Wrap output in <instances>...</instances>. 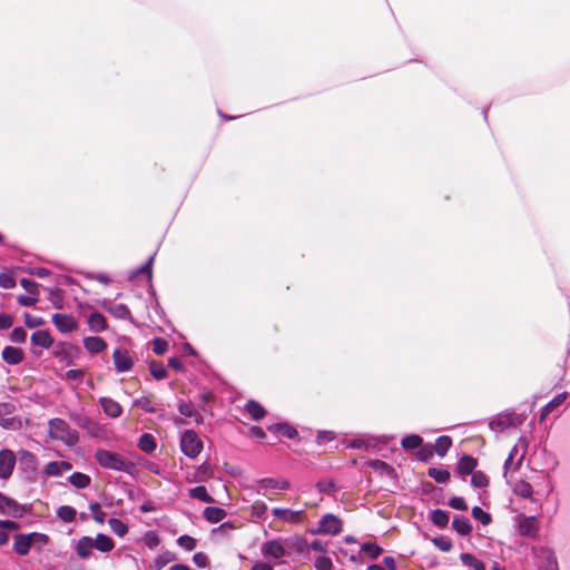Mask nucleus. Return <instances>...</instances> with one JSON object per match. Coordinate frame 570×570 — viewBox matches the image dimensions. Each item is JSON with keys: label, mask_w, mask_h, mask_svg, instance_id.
<instances>
[{"label": "nucleus", "mask_w": 570, "mask_h": 570, "mask_svg": "<svg viewBox=\"0 0 570 570\" xmlns=\"http://www.w3.org/2000/svg\"><path fill=\"white\" fill-rule=\"evenodd\" d=\"M97 463L106 470L134 474L136 464L125 455L106 449H98L94 455Z\"/></svg>", "instance_id": "nucleus-1"}, {"label": "nucleus", "mask_w": 570, "mask_h": 570, "mask_svg": "<svg viewBox=\"0 0 570 570\" xmlns=\"http://www.w3.org/2000/svg\"><path fill=\"white\" fill-rule=\"evenodd\" d=\"M49 436L52 440H58L73 446L79 441L78 432L70 428V425L62 419L55 417L49 420Z\"/></svg>", "instance_id": "nucleus-2"}, {"label": "nucleus", "mask_w": 570, "mask_h": 570, "mask_svg": "<svg viewBox=\"0 0 570 570\" xmlns=\"http://www.w3.org/2000/svg\"><path fill=\"white\" fill-rule=\"evenodd\" d=\"M179 446L189 459H196L204 449L203 441L194 430H186L180 434Z\"/></svg>", "instance_id": "nucleus-3"}, {"label": "nucleus", "mask_w": 570, "mask_h": 570, "mask_svg": "<svg viewBox=\"0 0 570 570\" xmlns=\"http://www.w3.org/2000/svg\"><path fill=\"white\" fill-rule=\"evenodd\" d=\"M524 419H525V415H523V414H518L513 411L504 412V413H500L497 416H494L490 421L489 428L495 432H503V431L508 430L509 428L522 424Z\"/></svg>", "instance_id": "nucleus-4"}, {"label": "nucleus", "mask_w": 570, "mask_h": 570, "mask_svg": "<svg viewBox=\"0 0 570 570\" xmlns=\"http://www.w3.org/2000/svg\"><path fill=\"white\" fill-rule=\"evenodd\" d=\"M28 511L27 507L0 492V514L11 518H22Z\"/></svg>", "instance_id": "nucleus-5"}, {"label": "nucleus", "mask_w": 570, "mask_h": 570, "mask_svg": "<svg viewBox=\"0 0 570 570\" xmlns=\"http://www.w3.org/2000/svg\"><path fill=\"white\" fill-rule=\"evenodd\" d=\"M342 529L343 524L341 519L332 513H327L321 518L314 533L336 535L342 532Z\"/></svg>", "instance_id": "nucleus-6"}, {"label": "nucleus", "mask_w": 570, "mask_h": 570, "mask_svg": "<svg viewBox=\"0 0 570 570\" xmlns=\"http://www.w3.org/2000/svg\"><path fill=\"white\" fill-rule=\"evenodd\" d=\"M17 462L14 452L10 449H2L0 451V479L9 480L13 473Z\"/></svg>", "instance_id": "nucleus-7"}, {"label": "nucleus", "mask_w": 570, "mask_h": 570, "mask_svg": "<svg viewBox=\"0 0 570 570\" xmlns=\"http://www.w3.org/2000/svg\"><path fill=\"white\" fill-rule=\"evenodd\" d=\"M257 493L266 494L268 490H288L291 483L286 479L264 478L256 482Z\"/></svg>", "instance_id": "nucleus-8"}, {"label": "nucleus", "mask_w": 570, "mask_h": 570, "mask_svg": "<svg viewBox=\"0 0 570 570\" xmlns=\"http://www.w3.org/2000/svg\"><path fill=\"white\" fill-rule=\"evenodd\" d=\"M112 360L118 373L128 372L134 366V358L127 350L116 348L112 353Z\"/></svg>", "instance_id": "nucleus-9"}, {"label": "nucleus", "mask_w": 570, "mask_h": 570, "mask_svg": "<svg viewBox=\"0 0 570 570\" xmlns=\"http://www.w3.org/2000/svg\"><path fill=\"white\" fill-rule=\"evenodd\" d=\"M17 407L14 403L1 402L0 403V426L4 429H16L17 419L13 416Z\"/></svg>", "instance_id": "nucleus-10"}, {"label": "nucleus", "mask_w": 570, "mask_h": 570, "mask_svg": "<svg viewBox=\"0 0 570 570\" xmlns=\"http://www.w3.org/2000/svg\"><path fill=\"white\" fill-rule=\"evenodd\" d=\"M52 323L61 333H71L77 328V322L71 315L56 313L52 315Z\"/></svg>", "instance_id": "nucleus-11"}, {"label": "nucleus", "mask_w": 570, "mask_h": 570, "mask_svg": "<svg viewBox=\"0 0 570 570\" xmlns=\"http://www.w3.org/2000/svg\"><path fill=\"white\" fill-rule=\"evenodd\" d=\"M262 553L275 560L282 559L286 554L285 547L279 540H271L263 544Z\"/></svg>", "instance_id": "nucleus-12"}, {"label": "nucleus", "mask_w": 570, "mask_h": 570, "mask_svg": "<svg viewBox=\"0 0 570 570\" xmlns=\"http://www.w3.org/2000/svg\"><path fill=\"white\" fill-rule=\"evenodd\" d=\"M99 404L101 405L104 413L111 419H117L122 413L121 405L111 397L101 396L99 399Z\"/></svg>", "instance_id": "nucleus-13"}, {"label": "nucleus", "mask_w": 570, "mask_h": 570, "mask_svg": "<svg viewBox=\"0 0 570 570\" xmlns=\"http://www.w3.org/2000/svg\"><path fill=\"white\" fill-rule=\"evenodd\" d=\"M31 534L20 533L14 535L13 550L18 556L24 557L31 549Z\"/></svg>", "instance_id": "nucleus-14"}, {"label": "nucleus", "mask_w": 570, "mask_h": 570, "mask_svg": "<svg viewBox=\"0 0 570 570\" xmlns=\"http://www.w3.org/2000/svg\"><path fill=\"white\" fill-rule=\"evenodd\" d=\"M478 465L476 459L471 455L464 454L458 462L456 472L462 476L470 475L474 472Z\"/></svg>", "instance_id": "nucleus-15"}, {"label": "nucleus", "mask_w": 570, "mask_h": 570, "mask_svg": "<svg viewBox=\"0 0 570 570\" xmlns=\"http://www.w3.org/2000/svg\"><path fill=\"white\" fill-rule=\"evenodd\" d=\"M72 464L67 461H51L45 466V474L49 476H59L65 471H70Z\"/></svg>", "instance_id": "nucleus-16"}, {"label": "nucleus", "mask_w": 570, "mask_h": 570, "mask_svg": "<svg viewBox=\"0 0 570 570\" xmlns=\"http://www.w3.org/2000/svg\"><path fill=\"white\" fill-rule=\"evenodd\" d=\"M2 360L9 365H17L23 360V351L19 347L6 346L2 350Z\"/></svg>", "instance_id": "nucleus-17"}, {"label": "nucleus", "mask_w": 570, "mask_h": 570, "mask_svg": "<svg viewBox=\"0 0 570 570\" xmlns=\"http://www.w3.org/2000/svg\"><path fill=\"white\" fill-rule=\"evenodd\" d=\"M94 539L88 535L81 537L76 546V552L79 558L88 559L92 554Z\"/></svg>", "instance_id": "nucleus-18"}, {"label": "nucleus", "mask_w": 570, "mask_h": 570, "mask_svg": "<svg viewBox=\"0 0 570 570\" xmlns=\"http://www.w3.org/2000/svg\"><path fill=\"white\" fill-rule=\"evenodd\" d=\"M83 346L90 354H98L107 348V343L102 337L89 336L83 340Z\"/></svg>", "instance_id": "nucleus-19"}, {"label": "nucleus", "mask_w": 570, "mask_h": 570, "mask_svg": "<svg viewBox=\"0 0 570 570\" xmlns=\"http://www.w3.org/2000/svg\"><path fill=\"white\" fill-rule=\"evenodd\" d=\"M272 513L275 518L287 522H297L302 519V511H294L286 508H274Z\"/></svg>", "instance_id": "nucleus-20"}, {"label": "nucleus", "mask_w": 570, "mask_h": 570, "mask_svg": "<svg viewBox=\"0 0 570 570\" xmlns=\"http://www.w3.org/2000/svg\"><path fill=\"white\" fill-rule=\"evenodd\" d=\"M519 532L522 535H534L538 531L535 517H524L519 522Z\"/></svg>", "instance_id": "nucleus-21"}, {"label": "nucleus", "mask_w": 570, "mask_h": 570, "mask_svg": "<svg viewBox=\"0 0 570 570\" xmlns=\"http://www.w3.org/2000/svg\"><path fill=\"white\" fill-rule=\"evenodd\" d=\"M31 343L43 348H49L52 346L53 340L47 331H36L31 335Z\"/></svg>", "instance_id": "nucleus-22"}, {"label": "nucleus", "mask_w": 570, "mask_h": 570, "mask_svg": "<svg viewBox=\"0 0 570 570\" xmlns=\"http://www.w3.org/2000/svg\"><path fill=\"white\" fill-rule=\"evenodd\" d=\"M567 393L556 395L548 404L541 409L540 420L543 421L556 407L560 406L567 399Z\"/></svg>", "instance_id": "nucleus-23"}, {"label": "nucleus", "mask_w": 570, "mask_h": 570, "mask_svg": "<svg viewBox=\"0 0 570 570\" xmlns=\"http://www.w3.org/2000/svg\"><path fill=\"white\" fill-rule=\"evenodd\" d=\"M268 431L273 432V433H279L282 434L283 436L287 438V439H295L297 436V431L288 425L287 423H276V424H272L269 426H267Z\"/></svg>", "instance_id": "nucleus-24"}, {"label": "nucleus", "mask_w": 570, "mask_h": 570, "mask_svg": "<svg viewBox=\"0 0 570 570\" xmlns=\"http://www.w3.org/2000/svg\"><path fill=\"white\" fill-rule=\"evenodd\" d=\"M452 528L460 534V535H468L472 531V525L470 523V520L465 517L456 515L454 517L452 521Z\"/></svg>", "instance_id": "nucleus-25"}, {"label": "nucleus", "mask_w": 570, "mask_h": 570, "mask_svg": "<svg viewBox=\"0 0 570 570\" xmlns=\"http://www.w3.org/2000/svg\"><path fill=\"white\" fill-rule=\"evenodd\" d=\"M138 448L147 454L153 453L157 448V443L154 435L150 433L141 434V436L138 440Z\"/></svg>", "instance_id": "nucleus-26"}, {"label": "nucleus", "mask_w": 570, "mask_h": 570, "mask_svg": "<svg viewBox=\"0 0 570 570\" xmlns=\"http://www.w3.org/2000/svg\"><path fill=\"white\" fill-rule=\"evenodd\" d=\"M528 445H529L528 439L522 436L519 439L518 443L511 449L509 456H508V458H511V460H514V458L518 455L519 448L522 449V453L520 454V458H519L515 466L513 468L514 470H517L521 465L523 458H524V453L528 449Z\"/></svg>", "instance_id": "nucleus-27"}, {"label": "nucleus", "mask_w": 570, "mask_h": 570, "mask_svg": "<svg viewBox=\"0 0 570 570\" xmlns=\"http://www.w3.org/2000/svg\"><path fill=\"white\" fill-rule=\"evenodd\" d=\"M88 325L94 332H102L106 330L107 321L106 317L101 313H92L88 318Z\"/></svg>", "instance_id": "nucleus-28"}, {"label": "nucleus", "mask_w": 570, "mask_h": 570, "mask_svg": "<svg viewBox=\"0 0 570 570\" xmlns=\"http://www.w3.org/2000/svg\"><path fill=\"white\" fill-rule=\"evenodd\" d=\"M115 547L111 538L106 534L99 533L94 540V549L96 548L100 552H110Z\"/></svg>", "instance_id": "nucleus-29"}, {"label": "nucleus", "mask_w": 570, "mask_h": 570, "mask_svg": "<svg viewBox=\"0 0 570 570\" xmlns=\"http://www.w3.org/2000/svg\"><path fill=\"white\" fill-rule=\"evenodd\" d=\"M68 480L77 489H86L91 483V478L82 472H73Z\"/></svg>", "instance_id": "nucleus-30"}, {"label": "nucleus", "mask_w": 570, "mask_h": 570, "mask_svg": "<svg viewBox=\"0 0 570 570\" xmlns=\"http://www.w3.org/2000/svg\"><path fill=\"white\" fill-rule=\"evenodd\" d=\"M204 517L212 523L220 522L226 517V511L217 507H207L204 510Z\"/></svg>", "instance_id": "nucleus-31"}, {"label": "nucleus", "mask_w": 570, "mask_h": 570, "mask_svg": "<svg viewBox=\"0 0 570 570\" xmlns=\"http://www.w3.org/2000/svg\"><path fill=\"white\" fill-rule=\"evenodd\" d=\"M430 519L434 525L441 529L446 528L450 521L449 512L441 509L433 510Z\"/></svg>", "instance_id": "nucleus-32"}, {"label": "nucleus", "mask_w": 570, "mask_h": 570, "mask_svg": "<svg viewBox=\"0 0 570 570\" xmlns=\"http://www.w3.org/2000/svg\"><path fill=\"white\" fill-rule=\"evenodd\" d=\"M513 492L523 499H532L533 488L529 482L521 480L514 484Z\"/></svg>", "instance_id": "nucleus-33"}, {"label": "nucleus", "mask_w": 570, "mask_h": 570, "mask_svg": "<svg viewBox=\"0 0 570 570\" xmlns=\"http://www.w3.org/2000/svg\"><path fill=\"white\" fill-rule=\"evenodd\" d=\"M245 410L250 415L253 420H261L265 416V409L256 401L249 400L246 405Z\"/></svg>", "instance_id": "nucleus-34"}, {"label": "nucleus", "mask_w": 570, "mask_h": 570, "mask_svg": "<svg viewBox=\"0 0 570 570\" xmlns=\"http://www.w3.org/2000/svg\"><path fill=\"white\" fill-rule=\"evenodd\" d=\"M451 446H452L451 438L448 435H442L435 440V444L432 448L434 449V451L436 452V454L439 456H444Z\"/></svg>", "instance_id": "nucleus-35"}, {"label": "nucleus", "mask_w": 570, "mask_h": 570, "mask_svg": "<svg viewBox=\"0 0 570 570\" xmlns=\"http://www.w3.org/2000/svg\"><path fill=\"white\" fill-rule=\"evenodd\" d=\"M460 559L464 566L472 570H485V564L471 553H461Z\"/></svg>", "instance_id": "nucleus-36"}, {"label": "nucleus", "mask_w": 570, "mask_h": 570, "mask_svg": "<svg viewBox=\"0 0 570 570\" xmlns=\"http://www.w3.org/2000/svg\"><path fill=\"white\" fill-rule=\"evenodd\" d=\"M77 511L70 505H61L57 509V517L63 522H73L76 520Z\"/></svg>", "instance_id": "nucleus-37"}, {"label": "nucleus", "mask_w": 570, "mask_h": 570, "mask_svg": "<svg viewBox=\"0 0 570 570\" xmlns=\"http://www.w3.org/2000/svg\"><path fill=\"white\" fill-rule=\"evenodd\" d=\"M109 312L115 317L120 318V320H129L131 317V312H130L129 307L126 304H122V303L114 304L109 308Z\"/></svg>", "instance_id": "nucleus-38"}, {"label": "nucleus", "mask_w": 570, "mask_h": 570, "mask_svg": "<svg viewBox=\"0 0 570 570\" xmlns=\"http://www.w3.org/2000/svg\"><path fill=\"white\" fill-rule=\"evenodd\" d=\"M423 439L417 434H410L402 439L401 445L404 450H415L422 445Z\"/></svg>", "instance_id": "nucleus-39"}, {"label": "nucleus", "mask_w": 570, "mask_h": 570, "mask_svg": "<svg viewBox=\"0 0 570 570\" xmlns=\"http://www.w3.org/2000/svg\"><path fill=\"white\" fill-rule=\"evenodd\" d=\"M382 551V548L376 543L365 542L361 546V552L366 554L371 560H376Z\"/></svg>", "instance_id": "nucleus-40"}, {"label": "nucleus", "mask_w": 570, "mask_h": 570, "mask_svg": "<svg viewBox=\"0 0 570 570\" xmlns=\"http://www.w3.org/2000/svg\"><path fill=\"white\" fill-rule=\"evenodd\" d=\"M428 475L438 483H446L450 480V472L445 469L430 468Z\"/></svg>", "instance_id": "nucleus-41"}, {"label": "nucleus", "mask_w": 570, "mask_h": 570, "mask_svg": "<svg viewBox=\"0 0 570 570\" xmlns=\"http://www.w3.org/2000/svg\"><path fill=\"white\" fill-rule=\"evenodd\" d=\"M189 495L205 503H210L214 499L207 492L204 485H199L189 490Z\"/></svg>", "instance_id": "nucleus-42"}, {"label": "nucleus", "mask_w": 570, "mask_h": 570, "mask_svg": "<svg viewBox=\"0 0 570 570\" xmlns=\"http://www.w3.org/2000/svg\"><path fill=\"white\" fill-rule=\"evenodd\" d=\"M110 530L118 537H124L128 533V527L119 519L111 518L108 520Z\"/></svg>", "instance_id": "nucleus-43"}, {"label": "nucleus", "mask_w": 570, "mask_h": 570, "mask_svg": "<svg viewBox=\"0 0 570 570\" xmlns=\"http://www.w3.org/2000/svg\"><path fill=\"white\" fill-rule=\"evenodd\" d=\"M471 478V485L476 489H483L489 485V478L481 471H474Z\"/></svg>", "instance_id": "nucleus-44"}, {"label": "nucleus", "mask_w": 570, "mask_h": 570, "mask_svg": "<svg viewBox=\"0 0 570 570\" xmlns=\"http://www.w3.org/2000/svg\"><path fill=\"white\" fill-rule=\"evenodd\" d=\"M149 370H150L151 375L156 380H164L167 377V370L165 368V366L161 363H158L155 361L150 362Z\"/></svg>", "instance_id": "nucleus-45"}, {"label": "nucleus", "mask_w": 570, "mask_h": 570, "mask_svg": "<svg viewBox=\"0 0 570 570\" xmlns=\"http://www.w3.org/2000/svg\"><path fill=\"white\" fill-rule=\"evenodd\" d=\"M432 542L443 552L450 551L453 547L452 540L445 535L435 537Z\"/></svg>", "instance_id": "nucleus-46"}, {"label": "nucleus", "mask_w": 570, "mask_h": 570, "mask_svg": "<svg viewBox=\"0 0 570 570\" xmlns=\"http://www.w3.org/2000/svg\"><path fill=\"white\" fill-rule=\"evenodd\" d=\"M89 509L91 511L92 519L97 523L102 524L106 520V513L101 510V505L98 502H92L90 503Z\"/></svg>", "instance_id": "nucleus-47"}, {"label": "nucleus", "mask_w": 570, "mask_h": 570, "mask_svg": "<svg viewBox=\"0 0 570 570\" xmlns=\"http://www.w3.org/2000/svg\"><path fill=\"white\" fill-rule=\"evenodd\" d=\"M472 517L480 521L483 525H487L491 522V515L485 512L483 509H481L480 507H473L472 508Z\"/></svg>", "instance_id": "nucleus-48"}, {"label": "nucleus", "mask_w": 570, "mask_h": 570, "mask_svg": "<svg viewBox=\"0 0 570 570\" xmlns=\"http://www.w3.org/2000/svg\"><path fill=\"white\" fill-rule=\"evenodd\" d=\"M31 544L32 547H37L40 550L42 547L47 546L49 542V537L45 533L31 532Z\"/></svg>", "instance_id": "nucleus-49"}, {"label": "nucleus", "mask_w": 570, "mask_h": 570, "mask_svg": "<svg viewBox=\"0 0 570 570\" xmlns=\"http://www.w3.org/2000/svg\"><path fill=\"white\" fill-rule=\"evenodd\" d=\"M134 406L141 407L146 413H155L157 409L151 405V401L147 396H141L134 401Z\"/></svg>", "instance_id": "nucleus-50"}, {"label": "nucleus", "mask_w": 570, "mask_h": 570, "mask_svg": "<svg viewBox=\"0 0 570 570\" xmlns=\"http://www.w3.org/2000/svg\"><path fill=\"white\" fill-rule=\"evenodd\" d=\"M210 475H212L210 465L207 462H204L202 465L198 466V469L195 473L194 481L202 482Z\"/></svg>", "instance_id": "nucleus-51"}, {"label": "nucleus", "mask_w": 570, "mask_h": 570, "mask_svg": "<svg viewBox=\"0 0 570 570\" xmlns=\"http://www.w3.org/2000/svg\"><path fill=\"white\" fill-rule=\"evenodd\" d=\"M168 350V342L161 337H155L153 340V351L157 355H163Z\"/></svg>", "instance_id": "nucleus-52"}, {"label": "nucleus", "mask_w": 570, "mask_h": 570, "mask_svg": "<svg viewBox=\"0 0 570 570\" xmlns=\"http://www.w3.org/2000/svg\"><path fill=\"white\" fill-rule=\"evenodd\" d=\"M16 286V278L11 273H0V287L10 289Z\"/></svg>", "instance_id": "nucleus-53"}, {"label": "nucleus", "mask_w": 570, "mask_h": 570, "mask_svg": "<svg viewBox=\"0 0 570 570\" xmlns=\"http://www.w3.org/2000/svg\"><path fill=\"white\" fill-rule=\"evenodd\" d=\"M10 340L13 343H18V344L24 343L27 340V332L24 331V328H22L20 326L14 327L10 334Z\"/></svg>", "instance_id": "nucleus-54"}, {"label": "nucleus", "mask_w": 570, "mask_h": 570, "mask_svg": "<svg viewBox=\"0 0 570 570\" xmlns=\"http://www.w3.org/2000/svg\"><path fill=\"white\" fill-rule=\"evenodd\" d=\"M177 542L187 551H191L196 548V540L187 534L180 535Z\"/></svg>", "instance_id": "nucleus-55"}, {"label": "nucleus", "mask_w": 570, "mask_h": 570, "mask_svg": "<svg viewBox=\"0 0 570 570\" xmlns=\"http://www.w3.org/2000/svg\"><path fill=\"white\" fill-rule=\"evenodd\" d=\"M178 411L186 417H193L197 414L194 405L190 402H180L178 405Z\"/></svg>", "instance_id": "nucleus-56"}, {"label": "nucleus", "mask_w": 570, "mask_h": 570, "mask_svg": "<svg viewBox=\"0 0 570 570\" xmlns=\"http://www.w3.org/2000/svg\"><path fill=\"white\" fill-rule=\"evenodd\" d=\"M45 321L40 316H32L29 313H24V324L29 328H36L43 325Z\"/></svg>", "instance_id": "nucleus-57"}, {"label": "nucleus", "mask_w": 570, "mask_h": 570, "mask_svg": "<svg viewBox=\"0 0 570 570\" xmlns=\"http://www.w3.org/2000/svg\"><path fill=\"white\" fill-rule=\"evenodd\" d=\"M314 566L316 570H332L333 562L328 557H317L315 559Z\"/></svg>", "instance_id": "nucleus-58"}, {"label": "nucleus", "mask_w": 570, "mask_h": 570, "mask_svg": "<svg viewBox=\"0 0 570 570\" xmlns=\"http://www.w3.org/2000/svg\"><path fill=\"white\" fill-rule=\"evenodd\" d=\"M153 262H154V255H151L148 258V261L134 273V275H136V274H144V275H146L148 281H151V277H153V273H151Z\"/></svg>", "instance_id": "nucleus-59"}, {"label": "nucleus", "mask_w": 570, "mask_h": 570, "mask_svg": "<svg viewBox=\"0 0 570 570\" xmlns=\"http://www.w3.org/2000/svg\"><path fill=\"white\" fill-rule=\"evenodd\" d=\"M85 377L83 370H69L65 373L63 379L67 381H77L81 383Z\"/></svg>", "instance_id": "nucleus-60"}, {"label": "nucleus", "mask_w": 570, "mask_h": 570, "mask_svg": "<svg viewBox=\"0 0 570 570\" xmlns=\"http://www.w3.org/2000/svg\"><path fill=\"white\" fill-rule=\"evenodd\" d=\"M20 285L29 294H31V295H37L38 294V284L35 281L29 279V278H21L20 279Z\"/></svg>", "instance_id": "nucleus-61"}, {"label": "nucleus", "mask_w": 570, "mask_h": 570, "mask_svg": "<svg viewBox=\"0 0 570 570\" xmlns=\"http://www.w3.org/2000/svg\"><path fill=\"white\" fill-rule=\"evenodd\" d=\"M449 505L452 509L459 510V511H466L468 504L465 500L462 497H453L449 501Z\"/></svg>", "instance_id": "nucleus-62"}, {"label": "nucleus", "mask_w": 570, "mask_h": 570, "mask_svg": "<svg viewBox=\"0 0 570 570\" xmlns=\"http://www.w3.org/2000/svg\"><path fill=\"white\" fill-rule=\"evenodd\" d=\"M253 514L257 518H264L267 505L263 501H255L252 505Z\"/></svg>", "instance_id": "nucleus-63"}, {"label": "nucleus", "mask_w": 570, "mask_h": 570, "mask_svg": "<svg viewBox=\"0 0 570 570\" xmlns=\"http://www.w3.org/2000/svg\"><path fill=\"white\" fill-rule=\"evenodd\" d=\"M72 347L71 344L68 343H59L56 345L55 355L60 357L61 360L67 358L68 351Z\"/></svg>", "instance_id": "nucleus-64"}]
</instances>
